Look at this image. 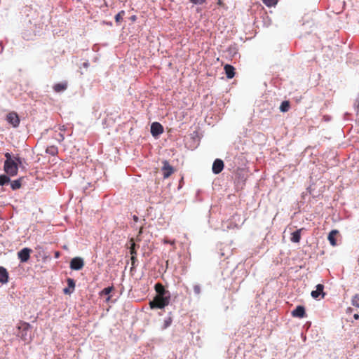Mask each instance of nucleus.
I'll list each match as a JSON object with an SVG mask.
<instances>
[{
	"label": "nucleus",
	"mask_w": 359,
	"mask_h": 359,
	"mask_svg": "<svg viewBox=\"0 0 359 359\" xmlns=\"http://www.w3.org/2000/svg\"><path fill=\"white\" fill-rule=\"evenodd\" d=\"M10 181L9 177L7 175H1L0 176V185H4L7 184Z\"/></svg>",
	"instance_id": "obj_23"
},
{
	"label": "nucleus",
	"mask_w": 359,
	"mask_h": 359,
	"mask_svg": "<svg viewBox=\"0 0 359 359\" xmlns=\"http://www.w3.org/2000/svg\"><path fill=\"white\" fill-rule=\"evenodd\" d=\"M133 219H134L135 222H137V220H138V217H137L136 215H134V216H133Z\"/></svg>",
	"instance_id": "obj_34"
},
{
	"label": "nucleus",
	"mask_w": 359,
	"mask_h": 359,
	"mask_svg": "<svg viewBox=\"0 0 359 359\" xmlns=\"http://www.w3.org/2000/svg\"><path fill=\"white\" fill-rule=\"evenodd\" d=\"M303 230V229H298L291 234L290 240L293 243H299L301 239V231Z\"/></svg>",
	"instance_id": "obj_15"
},
{
	"label": "nucleus",
	"mask_w": 359,
	"mask_h": 359,
	"mask_svg": "<svg viewBox=\"0 0 359 359\" xmlns=\"http://www.w3.org/2000/svg\"><path fill=\"white\" fill-rule=\"evenodd\" d=\"M172 319L169 318L168 320H165V327L169 326L171 324Z\"/></svg>",
	"instance_id": "obj_32"
},
{
	"label": "nucleus",
	"mask_w": 359,
	"mask_h": 359,
	"mask_svg": "<svg viewBox=\"0 0 359 359\" xmlns=\"http://www.w3.org/2000/svg\"><path fill=\"white\" fill-rule=\"evenodd\" d=\"M162 172L164 178H168L174 172V168L170 165L168 161H163Z\"/></svg>",
	"instance_id": "obj_4"
},
{
	"label": "nucleus",
	"mask_w": 359,
	"mask_h": 359,
	"mask_svg": "<svg viewBox=\"0 0 359 359\" xmlns=\"http://www.w3.org/2000/svg\"><path fill=\"white\" fill-rule=\"evenodd\" d=\"M129 244H130V246L128 247V248L130 249V253L131 256L137 255V251H136L137 245L135 244V239L133 238H130V240L129 241Z\"/></svg>",
	"instance_id": "obj_18"
},
{
	"label": "nucleus",
	"mask_w": 359,
	"mask_h": 359,
	"mask_svg": "<svg viewBox=\"0 0 359 359\" xmlns=\"http://www.w3.org/2000/svg\"><path fill=\"white\" fill-rule=\"evenodd\" d=\"M67 83L63 82V83H59L55 84L53 86V90L56 93H60L62 91L65 90L67 89Z\"/></svg>",
	"instance_id": "obj_17"
},
{
	"label": "nucleus",
	"mask_w": 359,
	"mask_h": 359,
	"mask_svg": "<svg viewBox=\"0 0 359 359\" xmlns=\"http://www.w3.org/2000/svg\"><path fill=\"white\" fill-rule=\"evenodd\" d=\"M131 264H132V268L135 267V262H137V257H136V255H133V256H131Z\"/></svg>",
	"instance_id": "obj_28"
},
{
	"label": "nucleus",
	"mask_w": 359,
	"mask_h": 359,
	"mask_svg": "<svg viewBox=\"0 0 359 359\" xmlns=\"http://www.w3.org/2000/svg\"><path fill=\"white\" fill-rule=\"evenodd\" d=\"M46 151L48 154L54 156L57 153V148L55 146H50L48 147Z\"/></svg>",
	"instance_id": "obj_20"
},
{
	"label": "nucleus",
	"mask_w": 359,
	"mask_h": 359,
	"mask_svg": "<svg viewBox=\"0 0 359 359\" xmlns=\"http://www.w3.org/2000/svg\"><path fill=\"white\" fill-rule=\"evenodd\" d=\"M290 109V102L288 101H283L280 106V110L282 112H286Z\"/></svg>",
	"instance_id": "obj_19"
},
{
	"label": "nucleus",
	"mask_w": 359,
	"mask_h": 359,
	"mask_svg": "<svg viewBox=\"0 0 359 359\" xmlns=\"http://www.w3.org/2000/svg\"><path fill=\"white\" fill-rule=\"evenodd\" d=\"M113 286L105 287L102 290L101 293L103 294H109L113 290Z\"/></svg>",
	"instance_id": "obj_26"
},
{
	"label": "nucleus",
	"mask_w": 359,
	"mask_h": 359,
	"mask_svg": "<svg viewBox=\"0 0 359 359\" xmlns=\"http://www.w3.org/2000/svg\"><path fill=\"white\" fill-rule=\"evenodd\" d=\"M224 71L228 79H232L235 76V68L230 65H226L224 66Z\"/></svg>",
	"instance_id": "obj_14"
},
{
	"label": "nucleus",
	"mask_w": 359,
	"mask_h": 359,
	"mask_svg": "<svg viewBox=\"0 0 359 359\" xmlns=\"http://www.w3.org/2000/svg\"><path fill=\"white\" fill-rule=\"evenodd\" d=\"M32 250L27 248H25L20 251L18 252V258L20 259L21 262H26L29 260L30 257V253L32 252Z\"/></svg>",
	"instance_id": "obj_6"
},
{
	"label": "nucleus",
	"mask_w": 359,
	"mask_h": 359,
	"mask_svg": "<svg viewBox=\"0 0 359 359\" xmlns=\"http://www.w3.org/2000/svg\"><path fill=\"white\" fill-rule=\"evenodd\" d=\"M8 282V273L4 267L0 266V283L2 284H6Z\"/></svg>",
	"instance_id": "obj_13"
},
{
	"label": "nucleus",
	"mask_w": 359,
	"mask_h": 359,
	"mask_svg": "<svg viewBox=\"0 0 359 359\" xmlns=\"http://www.w3.org/2000/svg\"><path fill=\"white\" fill-rule=\"evenodd\" d=\"M163 243H169V244H170V245H175V240H173V241H169V240H168L167 238H164V239H163Z\"/></svg>",
	"instance_id": "obj_30"
},
{
	"label": "nucleus",
	"mask_w": 359,
	"mask_h": 359,
	"mask_svg": "<svg viewBox=\"0 0 359 359\" xmlns=\"http://www.w3.org/2000/svg\"><path fill=\"white\" fill-rule=\"evenodd\" d=\"M352 304L359 308V294H355L352 299Z\"/></svg>",
	"instance_id": "obj_25"
},
{
	"label": "nucleus",
	"mask_w": 359,
	"mask_h": 359,
	"mask_svg": "<svg viewBox=\"0 0 359 359\" xmlns=\"http://www.w3.org/2000/svg\"><path fill=\"white\" fill-rule=\"evenodd\" d=\"M58 256H59V252H57L55 253V257H57Z\"/></svg>",
	"instance_id": "obj_37"
},
{
	"label": "nucleus",
	"mask_w": 359,
	"mask_h": 359,
	"mask_svg": "<svg viewBox=\"0 0 359 359\" xmlns=\"http://www.w3.org/2000/svg\"><path fill=\"white\" fill-rule=\"evenodd\" d=\"M353 318L357 320L359 318V315L355 313V314H354Z\"/></svg>",
	"instance_id": "obj_33"
},
{
	"label": "nucleus",
	"mask_w": 359,
	"mask_h": 359,
	"mask_svg": "<svg viewBox=\"0 0 359 359\" xmlns=\"http://www.w3.org/2000/svg\"><path fill=\"white\" fill-rule=\"evenodd\" d=\"M224 165L223 161L221 159L217 158L214 161L213 165H212V172L215 174H219L224 169Z\"/></svg>",
	"instance_id": "obj_8"
},
{
	"label": "nucleus",
	"mask_w": 359,
	"mask_h": 359,
	"mask_svg": "<svg viewBox=\"0 0 359 359\" xmlns=\"http://www.w3.org/2000/svg\"><path fill=\"white\" fill-rule=\"evenodd\" d=\"M262 1L268 7L274 6L278 3V0H262Z\"/></svg>",
	"instance_id": "obj_21"
},
{
	"label": "nucleus",
	"mask_w": 359,
	"mask_h": 359,
	"mask_svg": "<svg viewBox=\"0 0 359 359\" xmlns=\"http://www.w3.org/2000/svg\"><path fill=\"white\" fill-rule=\"evenodd\" d=\"M194 291L196 294H199L201 293V287L198 285H195L194 286Z\"/></svg>",
	"instance_id": "obj_27"
},
{
	"label": "nucleus",
	"mask_w": 359,
	"mask_h": 359,
	"mask_svg": "<svg viewBox=\"0 0 359 359\" xmlns=\"http://www.w3.org/2000/svg\"><path fill=\"white\" fill-rule=\"evenodd\" d=\"M154 288L157 293L156 295H170L169 291L166 290L164 286L160 283H156L154 286Z\"/></svg>",
	"instance_id": "obj_11"
},
{
	"label": "nucleus",
	"mask_w": 359,
	"mask_h": 359,
	"mask_svg": "<svg viewBox=\"0 0 359 359\" xmlns=\"http://www.w3.org/2000/svg\"><path fill=\"white\" fill-rule=\"evenodd\" d=\"M11 188L15 190L19 189L21 187L20 180H14L11 182Z\"/></svg>",
	"instance_id": "obj_24"
},
{
	"label": "nucleus",
	"mask_w": 359,
	"mask_h": 359,
	"mask_svg": "<svg viewBox=\"0 0 359 359\" xmlns=\"http://www.w3.org/2000/svg\"><path fill=\"white\" fill-rule=\"evenodd\" d=\"M7 121L13 127H18L20 123V118L17 113L12 111L8 114L6 116Z\"/></svg>",
	"instance_id": "obj_5"
},
{
	"label": "nucleus",
	"mask_w": 359,
	"mask_h": 359,
	"mask_svg": "<svg viewBox=\"0 0 359 359\" xmlns=\"http://www.w3.org/2000/svg\"><path fill=\"white\" fill-rule=\"evenodd\" d=\"M142 232V228H140V231H139V235L141 234Z\"/></svg>",
	"instance_id": "obj_36"
},
{
	"label": "nucleus",
	"mask_w": 359,
	"mask_h": 359,
	"mask_svg": "<svg viewBox=\"0 0 359 359\" xmlns=\"http://www.w3.org/2000/svg\"><path fill=\"white\" fill-rule=\"evenodd\" d=\"M293 317L302 318L306 316L305 308L303 306H297L295 309L292 311Z\"/></svg>",
	"instance_id": "obj_9"
},
{
	"label": "nucleus",
	"mask_w": 359,
	"mask_h": 359,
	"mask_svg": "<svg viewBox=\"0 0 359 359\" xmlns=\"http://www.w3.org/2000/svg\"><path fill=\"white\" fill-rule=\"evenodd\" d=\"M125 15V11H121L118 14L116 15L115 16V20L117 23H119L122 21L123 20V17Z\"/></svg>",
	"instance_id": "obj_22"
},
{
	"label": "nucleus",
	"mask_w": 359,
	"mask_h": 359,
	"mask_svg": "<svg viewBox=\"0 0 359 359\" xmlns=\"http://www.w3.org/2000/svg\"><path fill=\"white\" fill-rule=\"evenodd\" d=\"M163 133L162 125L158 122H154L151 126V133L154 137H157Z\"/></svg>",
	"instance_id": "obj_7"
},
{
	"label": "nucleus",
	"mask_w": 359,
	"mask_h": 359,
	"mask_svg": "<svg viewBox=\"0 0 359 359\" xmlns=\"http://www.w3.org/2000/svg\"><path fill=\"white\" fill-rule=\"evenodd\" d=\"M136 241H140V239L139 238V236L137 237Z\"/></svg>",
	"instance_id": "obj_38"
},
{
	"label": "nucleus",
	"mask_w": 359,
	"mask_h": 359,
	"mask_svg": "<svg viewBox=\"0 0 359 359\" xmlns=\"http://www.w3.org/2000/svg\"><path fill=\"white\" fill-rule=\"evenodd\" d=\"M338 231L337 230H332L328 235V241H330V243L332 246H335L337 245V241L335 238V236L337 235Z\"/></svg>",
	"instance_id": "obj_16"
},
{
	"label": "nucleus",
	"mask_w": 359,
	"mask_h": 359,
	"mask_svg": "<svg viewBox=\"0 0 359 359\" xmlns=\"http://www.w3.org/2000/svg\"><path fill=\"white\" fill-rule=\"evenodd\" d=\"M206 0H190L194 4H202L205 2Z\"/></svg>",
	"instance_id": "obj_29"
},
{
	"label": "nucleus",
	"mask_w": 359,
	"mask_h": 359,
	"mask_svg": "<svg viewBox=\"0 0 359 359\" xmlns=\"http://www.w3.org/2000/svg\"><path fill=\"white\" fill-rule=\"evenodd\" d=\"M170 295H156L152 301L149 302V306L151 309H163L168 306L170 303Z\"/></svg>",
	"instance_id": "obj_2"
},
{
	"label": "nucleus",
	"mask_w": 359,
	"mask_h": 359,
	"mask_svg": "<svg viewBox=\"0 0 359 359\" xmlns=\"http://www.w3.org/2000/svg\"><path fill=\"white\" fill-rule=\"evenodd\" d=\"M18 163H21L20 158L15 157L14 160H6L4 166V171L8 175H16L18 170Z\"/></svg>",
	"instance_id": "obj_1"
},
{
	"label": "nucleus",
	"mask_w": 359,
	"mask_h": 359,
	"mask_svg": "<svg viewBox=\"0 0 359 359\" xmlns=\"http://www.w3.org/2000/svg\"><path fill=\"white\" fill-rule=\"evenodd\" d=\"M84 266L83 259L81 257H74L70 262V268L72 270H81Z\"/></svg>",
	"instance_id": "obj_3"
},
{
	"label": "nucleus",
	"mask_w": 359,
	"mask_h": 359,
	"mask_svg": "<svg viewBox=\"0 0 359 359\" xmlns=\"http://www.w3.org/2000/svg\"><path fill=\"white\" fill-rule=\"evenodd\" d=\"M68 287L64 289V293L69 294L73 292L75 288V281L72 278H67V280Z\"/></svg>",
	"instance_id": "obj_12"
},
{
	"label": "nucleus",
	"mask_w": 359,
	"mask_h": 359,
	"mask_svg": "<svg viewBox=\"0 0 359 359\" xmlns=\"http://www.w3.org/2000/svg\"><path fill=\"white\" fill-rule=\"evenodd\" d=\"M217 4H218V5H220V6H221V5H222V0H219V1H218Z\"/></svg>",
	"instance_id": "obj_35"
},
{
	"label": "nucleus",
	"mask_w": 359,
	"mask_h": 359,
	"mask_svg": "<svg viewBox=\"0 0 359 359\" xmlns=\"http://www.w3.org/2000/svg\"><path fill=\"white\" fill-rule=\"evenodd\" d=\"M324 286L322 284H318L316 285V290L311 292V296L314 299H318L320 295L322 296V298L325 297V292H323Z\"/></svg>",
	"instance_id": "obj_10"
},
{
	"label": "nucleus",
	"mask_w": 359,
	"mask_h": 359,
	"mask_svg": "<svg viewBox=\"0 0 359 359\" xmlns=\"http://www.w3.org/2000/svg\"><path fill=\"white\" fill-rule=\"evenodd\" d=\"M5 157L6 158V160H14V158H12L11 155L9 153H6Z\"/></svg>",
	"instance_id": "obj_31"
}]
</instances>
